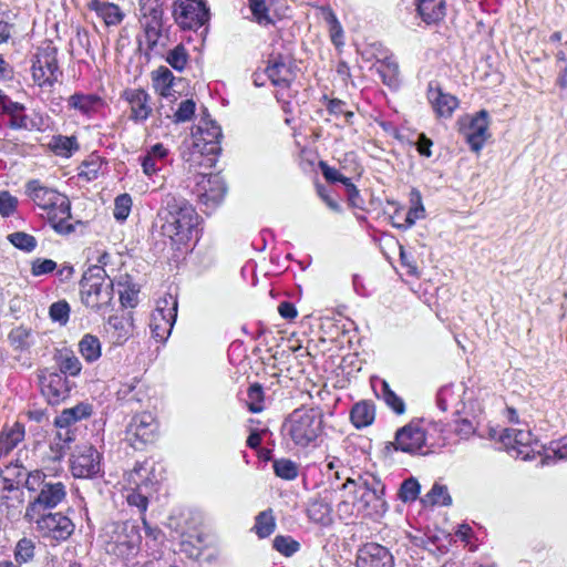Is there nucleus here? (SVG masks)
Wrapping results in <instances>:
<instances>
[{
	"label": "nucleus",
	"mask_w": 567,
	"mask_h": 567,
	"mask_svg": "<svg viewBox=\"0 0 567 567\" xmlns=\"http://www.w3.org/2000/svg\"><path fill=\"white\" fill-rule=\"evenodd\" d=\"M162 234L176 246L177 250L187 248L197 237L199 216L194 206L183 197L166 193L158 212Z\"/></svg>",
	"instance_id": "f257e3e1"
},
{
	"label": "nucleus",
	"mask_w": 567,
	"mask_h": 567,
	"mask_svg": "<svg viewBox=\"0 0 567 567\" xmlns=\"http://www.w3.org/2000/svg\"><path fill=\"white\" fill-rule=\"evenodd\" d=\"M25 195L41 210L40 216L48 220L55 233L69 235L75 230L71 219V202L66 195L31 179L25 184Z\"/></svg>",
	"instance_id": "f03ea898"
},
{
	"label": "nucleus",
	"mask_w": 567,
	"mask_h": 567,
	"mask_svg": "<svg viewBox=\"0 0 567 567\" xmlns=\"http://www.w3.org/2000/svg\"><path fill=\"white\" fill-rule=\"evenodd\" d=\"M82 302L96 312H105L113 300L114 285L106 278L101 266H90L83 274L81 282Z\"/></svg>",
	"instance_id": "7ed1b4c3"
},
{
	"label": "nucleus",
	"mask_w": 567,
	"mask_h": 567,
	"mask_svg": "<svg viewBox=\"0 0 567 567\" xmlns=\"http://www.w3.org/2000/svg\"><path fill=\"white\" fill-rule=\"evenodd\" d=\"M442 433L443 425L440 422H430L424 427L421 422L412 421L396 431L395 449L411 454H427Z\"/></svg>",
	"instance_id": "20e7f679"
},
{
	"label": "nucleus",
	"mask_w": 567,
	"mask_h": 567,
	"mask_svg": "<svg viewBox=\"0 0 567 567\" xmlns=\"http://www.w3.org/2000/svg\"><path fill=\"white\" fill-rule=\"evenodd\" d=\"M322 414L317 409H296L284 423V431L296 446L307 447L322 433Z\"/></svg>",
	"instance_id": "39448f33"
},
{
	"label": "nucleus",
	"mask_w": 567,
	"mask_h": 567,
	"mask_svg": "<svg viewBox=\"0 0 567 567\" xmlns=\"http://www.w3.org/2000/svg\"><path fill=\"white\" fill-rule=\"evenodd\" d=\"M27 489L35 495L28 502L24 513L53 511L66 498L64 483L47 481V475L40 470H34L27 482Z\"/></svg>",
	"instance_id": "423d86ee"
},
{
	"label": "nucleus",
	"mask_w": 567,
	"mask_h": 567,
	"mask_svg": "<svg viewBox=\"0 0 567 567\" xmlns=\"http://www.w3.org/2000/svg\"><path fill=\"white\" fill-rule=\"evenodd\" d=\"M23 518L40 537L51 543L65 542L71 537L75 528L73 522L62 512L24 513Z\"/></svg>",
	"instance_id": "0eeeda50"
},
{
	"label": "nucleus",
	"mask_w": 567,
	"mask_h": 567,
	"mask_svg": "<svg viewBox=\"0 0 567 567\" xmlns=\"http://www.w3.org/2000/svg\"><path fill=\"white\" fill-rule=\"evenodd\" d=\"M349 486L364 488L360 502L369 515H380L386 512L388 504L384 499L385 486L375 475L365 473L357 481L348 477L341 485V488L346 489Z\"/></svg>",
	"instance_id": "6e6552de"
},
{
	"label": "nucleus",
	"mask_w": 567,
	"mask_h": 567,
	"mask_svg": "<svg viewBox=\"0 0 567 567\" xmlns=\"http://www.w3.org/2000/svg\"><path fill=\"white\" fill-rule=\"evenodd\" d=\"M172 14L176 24L183 30L197 31L210 19L206 0H175Z\"/></svg>",
	"instance_id": "1a4fd4ad"
},
{
	"label": "nucleus",
	"mask_w": 567,
	"mask_h": 567,
	"mask_svg": "<svg viewBox=\"0 0 567 567\" xmlns=\"http://www.w3.org/2000/svg\"><path fill=\"white\" fill-rule=\"evenodd\" d=\"M226 192V184L219 174H199L196 176L193 193L197 196L198 203L204 207L205 213L217 208L224 200Z\"/></svg>",
	"instance_id": "9d476101"
},
{
	"label": "nucleus",
	"mask_w": 567,
	"mask_h": 567,
	"mask_svg": "<svg viewBox=\"0 0 567 567\" xmlns=\"http://www.w3.org/2000/svg\"><path fill=\"white\" fill-rule=\"evenodd\" d=\"M38 380L41 394L50 405H58L64 402L71 394L74 383L63 373L50 368L39 370Z\"/></svg>",
	"instance_id": "9b49d317"
},
{
	"label": "nucleus",
	"mask_w": 567,
	"mask_h": 567,
	"mask_svg": "<svg viewBox=\"0 0 567 567\" xmlns=\"http://www.w3.org/2000/svg\"><path fill=\"white\" fill-rule=\"evenodd\" d=\"M70 470L76 478H93L102 474V454L93 445L78 446L70 458Z\"/></svg>",
	"instance_id": "f8f14e48"
},
{
	"label": "nucleus",
	"mask_w": 567,
	"mask_h": 567,
	"mask_svg": "<svg viewBox=\"0 0 567 567\" xmlns=\"http://www.w3.org/2000/svg\"><path fill=\"white\" fill-rule=\"evenodd\" d=\"M113 533L115 536L107 545L109 553L123 559H130L138 553L142 537L136 526L127 523L116 524Z\"/></svg>",
	"instance_id": "ddd939ff"
},
{
	"label": "nucleus",
	"mask_w": 567,
	"mask_h": 567,
	"mask_svg": "<svg viewBox=\"0 0 567 567\" xmlns=\"http://www.w3.org/2000/svg\"><path fill=\"white\" fill-rule=\"evenodd\" d=\"M58 50L48 44L41 48L32 64V78L39 86H52L62 74L56 59Z\"/></svg>",
	"instance_id": "4468645a"
},
{
	"label": "nucleus",
	"mask_w": 567,
	"mask_h": 567,
	"mask_svg": "<svg viewBox=\"0 0 567 567\" xmlns=\"http://www.w3.org/2000/svg\"><path fill=\"white\" fill-rule=\"evenodd\" d=\"M157 433V424L148 412L135 414L126 426L125 440L135 450H143L153 443Z\"/></svg>",
	"instance_id": "2eb2a0df"
},
{
	"label": "nucleus",
	"mask_w": 567,
	"mask_h": 567,
	"mask_svg": "<svg viewBox=\"0 0 567 567\" xmlns=\"http://www.w3.org/2000/svg\"><path fill=\"white\" fill-rule=\"evenodd\" d=\"M499 441L508 452L524 461L532 460L535 453H539L536 451L537 442L532 432L526 429H504Z\"/></svg>",
	"instance_id": "dca6fc26"
},
{
	"label": "nucleus",
	"mask_w": 567,
	"mask_h": 567,
	"mask_svg": "<svg viewBox=\"0 0 567 567\" xmlns=\"http://www.w3.org/2000/svg\"><path fill=\"white\" fill-rule=\"evenodd\" d=\"M488 125V113L485 110L460 120V132L473 152L478 153L491 136Z\"/></svg>",
	"instance_id": "f3484780"
},
{
	"label": "nucleus",
	"mask_w": 567,
	"mask_h": 567,
	"mask_svg": "<svg viewBox=\"0 0 567 567\" xmlns=\"http://www.w3.org/2000/svg\"><path fill=\"white\" fill-rule=\"evenodd\" d=\"M140 24L143 34L138 37L140 49L145 45V55H150L151 52L155 51L156 48L165 45L164 39V20L163 18L155 17H140Z\"/></svg>",
	"instance_id": "a211bd4d"
},
{
	"label": "nucleus",
	"mask_w": 567,
	"mask_h": 567,
	"mask_svg": "<svg viewBox=\"0 0 567 567\" xmlns=\"http://www.w3.org/2000/svg\"><path fill=\"white\" fill-rule=\"evenodd\" d=\"M122 97L130 105V120L145 122L153 112L151 95L143 89H126Z\"/></svg>",
	"instance_id": "6ab92c4d"
},
{
	"label": "nucleus",
	"mask_w": 567,
	"mask_h": 567,
	"mask_svg": "<svg viewBox=\"0 0 567 567\" xmlns=\"http://www.w3.org/2000/svg\"><path fill=\"white\" fill-rule=\"evenodd\" d=\"M357 567H393V557L384 546L368 543L359 549Z\"/></svg>",
	"instance_id": "aec40b11"
},
{
	"label": "nucleus",
	"mask_w": 567,
	"mask_h": 567,
	"mask_svg": "<svg viewBox=\"0 0 567 567\" xmlns=\"http://www.w3.org/2000/svg\"><path fill=\"white\" fill-rule=\"evenodd\" d=\"M199 137L195 143L199 147V152L206 155L217 156L221 152L220 138L223 137L221 128L214 121H203L198 126Z\"/></svg>",
	"instance_id": "412c9836"
},
{
	"label": "nucleus",
	"mask_w": 567,
	"mask_h": 567,
	"mask_svg": "<svg viewBox=\"0 0 567 567\" xmlns=\"http://www.w3.org/2000/svg\"><path fill=\"white\" fill-rule=\"evenodd\" d=\"M268 79L275 86L287 89L295 80L292 65L282 55H271L265 70Z\"/></svg>",
	"instance_id": "4be33fe9"
},
{
	"label": "nucleus",
	"mask_w": 567,
	"mask_h": 567,
	"mask_svg": "<svg viewBox=\"0 0 567 567\" xmlns=\"http://www.w3.org/2000/svg\"><path fill=\"white\" fill-rule=\"evenodd\" d=\"M427 100L439 117H451L458 106L456 96L444 93L440 86H433L432 83L427 87Z\"/></svg>",
	"instance_id": "5701e85b"
},
{
	"label": "nucleus",
	"mask_w": 567,
	"mask_h": 567,
	"mask_svg": "<svg viewBox=\"0 0 567 567\" xmlns=\"http://www.w3.org/2000/svg\"><path fill=\"white\" fill-rule=\"evenodd\" d=\"M169 150L162 143H156L146 150L140 157L143 173L153 176L162 171L168 163Z\"/></svg>",
	"instance_id": "b1692460"
},
{
	"label": "nucleus",
	"mask_w": 567,
	"mask_h": 567,
	"mask_svg": "<svg viewBox=\"0 0 567 567\" xmlns=\"http://www.w3.org/2000/svg\"><path fill=\"white\" fill-rule=\"evenodd\" d=\"M1 111L10 116L9 126L13 130H40V124H37L24 114L25 106L19 102L10 99L2 106Z\"/></svg>",
	"instance_id": "393cba45"
},
{
	"label": "nucleus",
	"mask_w": 567,
	"mask_h": 567,
	"mask_svg": "<svg viewBox=\"0 0 567 567\" xmlns=\"http://www.w3.org/2000/svg\"><path fill=\"white\" fill-rule=\"evenodd\" d=\"M33 474L34 471H29L18 461L7 465L0 472V476L4 483L3 488L7 491H13L21 484L27 488V482Z\"/></svg>",
	"instance_id": "a878e982"
},
{
	"label": "nucleus",
	"mask_w": 567,
	"mask_h": 567,
	"mask_svg": "<svg viewBox=\"0 0 567 567\" xmlns=\"http://www.w3.org/2000/svg\"><path fill=\"white\" fill-rule=\"evenodd\" d=\"M247 9L249 14L245 16L246 19L262 28L275 25V14L271 11L268 0H247Z\"/></svg>",
	"instance_id": "bb28decb"
},
{
	"label": "nucleus",
	"mask_w": 567,
	"mask_h": 567,
	"mask_svg": "<svg viewBox=\"0 0 567 567\" xmlns=\"http://www.w3.org/2000/svg\"><path fill=\"white\" fill-rule=\"evenodd\" d=\"M103 105L102 99L96 94L74 93L68 99V107L80 114L91 117Z\"/></svg>",
	"instance_id": "cd10ccee"
},
{
	"label": "nucleus",
	"mask_w": 567,
	"mask_h": 567,
	"mask_svg": "<svg viewBox=\"0 0 567 567\" xmlns=\"http://www.w3.org/2000/svg\"><path fill=\"white\" fill-rule=\"evenodd\" d=\"M93 408L89 403L81 402L73 408L64 409L54 420L56 427L70 426L92 415Z\"/></svg>",
	"instance_id": "c85d7f7f"
},
{
	"label": "nucleus",
	"mask_w": 567,
	"mask_h": 567,
	"mask_svg": "<svg viewBox=\"0 0 567 567\" xmlns=\"http://www.w3.org/2000/svg\"><path fill=\"white\" fill-rule=\"evenodd\" d=\"M175 76L166 66H159L152 72V85L162 97H173L175 90Z\"/></svg>",
	"instance_id": "c756f323"
},
{
	"label": "nucleus",
	"mask_w": 567,
	"mask_h": 567,
	"mask_svg": "<svg viewBox=\"0 0 567 567\" xmlns=\"http://www.w3.org/2000/svg\"><path fill=\"white\" fill-rule=\"evenodd\" d=\"M416 10L426 24L437 23L445 17V0H417Z\"/></svg>",
	"instance_id": "7c9ffc66"
},
{
	"label": "nucleus",
	"mask_w": 567,
	"mask_h": 567,
	"mask_svg": "<svg viewBox=\"0 0 567 567\" xmlns=\"http://www.w3.org/2000/svg\"><path fill=\"white\" fill-rule=\"evenodd\" d=\"M24 435V425L20 422H16L10 427L4 426L0 432V458L17 447L23 441Z\"/></svg>",
	"instance_id": "2f4dec72"
},
{
	"label": "nucleus",
	"mask_w": 567,
	"mask_h": 567,
	"mask_svg": "<svg viewBox=\"0 0 567 567\" xmlns=\"http://www.w3.org/2000/svg\"><path fill=\"white\" fill-rule=\"evenodd\" d=\"M89 9L94 11L101 19H103L106 25H116L121 23L124 18L118 6L100 1V0H91L87 4Z\"/></svg>",
	"instance_id": "473e14b6"
},
{
	"label": "nucleus",
	"mask_w": 567,
	"mask_h": 567,
	"mask_svg": "<svg viewBox=\"0 0 567 567\" xmlns=\"http://www.w3.org/2000/svg\"><path fill=\"white\" fill-rule=\"evenodd\" d=\"M375 406L371 401H360L350 411V420L355 429H363L373 423Z\"/></svg>",
	"instance_id": "72a5a7b5"
},
{
	"label": "nucleus",
	"mask_w": 567,
	"mask_h": 567,
	"mask_svg": "<svg viewBox=\"0 0 567 567\" xmlns=\"http://www.w3.org/2000/svg\"><path fill=\"white\" fill-rule=\"evenodd\" d=\"M106 332L111 334L113 343L123 344L132 333V322L124 316H111L107 320Z\"/></svg>",
	"instance_id": "f704fd0d"
},
{
	"label": "nucleus",
	"mask_w": 567,
	"mask_h": 567,
	"mask_svg": "<svg viewBox=\"0 0 567 567\" xmlns=\"http://www.w3.org/2000/svg\"><path fill=\"white\" fill-rule=\"evenodd\" d=\"M331 513L330 504L322 498L311 499L307 507L308 518L322 526H329L332 523Z\"/></svg>",
	"instance_id": "c9c22d12"
},
{
	"label": "nucleus",
	"mask_w": 567,
	"mask_h": 567,
	"mask_svg": "<svg viewBox=\"0 0 567 567\" xmlns=\"http://www.w3.org/2000/svg\"><path fill=\"white\" fill-rule=\"evenodd\" d=\"M375 68L385 85L390 87L399 85V64L392 56L378 60Z\"/></svg>",
	"instance_id": "e433bc0d"
},
{
	"label": "nucleus",
	"mask_w": 567,
	"mask_h": 567,
	"mask_svg": "<svg viewBox=\"0 0 567 567\" xmlns=\"http://www.w3.org/2000/svg\"><path fill=\"white\" fill-rule=\"evenodd\" d=\"M128 487L153 489V481L150 478L147 463L137 462L133 470L126 474Z\"/></svg>",
	"instance_id": "4c0bfd02"
},
{
	"label": "nucleus",
	"mask_w": 567,
	"mask_h": 567,
	"mask_svg": "<svg viewBox=\"0 0 567 567\" xmlns=\"http://www.w3.org/2000/svg\"><path fill=\"white\" fill-rule=\"evenodd\" d=\"M410 196L411 207L406 213L404 223L395 225L398 228H411L417 219H423L425 217V208L422 203L421 193L417 189H412Z\"/></svg>",
	"instance_id": "58836bf2"
},
{
	"label": "nucleus",
	"mask_w": 567,
	"mask_h": 567,
	"mask_svg": "<svg viewBox=\"0 0 567 567\" xmlns=\"http://www.w3.org/2000/svg\"><path fill=\"white\" fill-rule=\"evenodd\" d=\"M55 362L59 367L58 373H63V375L68 377H76L80 374L82 370V364L78 357H75L70 351H59L54 355Z\"/></svg>",
	"instance_id": "ea45409f"
},
{
	"label": "nucleus",
	"mask_w": 567,
	"mask_h": 567,
	"mask_svg": "<svg viewBox=\"0 0 567 567\" xmlns=\"http://www.w3.org/2000/svg\"><path fill=\"white\" fill-rule=\"evenodd\" d=\"M178 301L177 298L171 293L165 295L157 302L155 312L152 315L154 319H166L168 321H176Z\"/></svg>",
	"instance_id": "a19ab883"
},
{
	"label": "nucleus",
	"mask_w": 567,
	"mask_h": 567,
	"mask_svg": "<svg viewBox=\"0 0 567 567\" xmlns=\"http://www.w3.org/2000/svg\"><path fill=\"white\" fill-rule=\"evenodd\" d=\"M52 152L62 157H70L73 152L79 150V143L75 136L55 135L50 142Z\"/></svg>",
	"instance_id": "79ce46f5"
},
{
	"label": "nucleus",
	"mask_w": 567,
	"mask_h": 567,
	"mask_svg": "<svg viewBox=\"0 0 567 567\" xmlns=\"http://www.w3.org/2000/svg\"><path fill=\"white\" fill-rule=\"evenodd\" d=\"M79 351L86 362H95L101 357V342L93 334H85L79 342Z\"/></svg>",
	"instance_id": "37998d69"
},
{
	"label": "nucleus",
	"mask_w": 567,
	"mask_h": 567,
	"mask_svg": "<svg viewBox=\"0 0 567 567\" xmlns=\"http://www.w3.org/2000/svg\"><path fill=\"white\" fill-rule=\"evenodd\" d=\"M436 404L443 412L450 408H455L456 412H458V405L461 404L460 393L455 391L453 385H444L436 394Z\"/></svg>",
	"instance_id": "c03bdc74"
},
{
	"label": "nucleus",
	"mask_w": 567,
	"mask_h": 567,
	"mask_svg": "<svg viewBox=\"0 0 567 567\" xmlns=\"http://www.w3.org/2000/svg\"><path fill=\"white\" fill-rule=\"evenodd\" d=\"M380 395L384 403L396 414H403L405 412V403L402 398L396 395L390 388L385 380L380 381Z\"/></svg>",
	"instance_id": "a18cd8bd"
},
{
	"label": "nucleus",
	"mask_w": 567,
	"mask_h": 567,
	"mask_svg": "<svg viewBox=\"0 0 567 567\" xmlns=\"http://www.w3.org/2000/svg\"><path fill=\"white\" fill-rule=\"evenodd\" d=\"M567 460V435L550 442L549 446L545 450V455L542 458V464H550L555 461Z\"/></svg>",
	"instance_id": "49530a36"
},
{
	"label": "nucleus",
	"mask_w": 567,
	"mask_h": 567,
	"mask_svg": "<svg viewBox=\"0 0 567 567\" xmlns=\"http://www.w3.org/2000/svg\"><path fill=\"white\" fill-rule=\"evenodd\" d=\"M275 527H276V522H275V517L272 515L271 509L260 512L256 516L254 529L256 530V534L260 538H266V537L270 536L274 533Z\"/></svg>",
	"instance_id": "de8ad7c7"
},
{
	"label": "nucleus",
	"mask_w": 567,
	"mask_h": 567,
	"mask_svg": "<svg viewBox=\"0 0 567 567\" xmlns=\"http://www.w3.org/2000/svg\"><path fill=\"white\" fill-rule=\"evenodd\" d=\"M275 474L286 481L295 480L299 474V468L296 462L289 458L275 460L272 463Z\"/></svg>",
	"instance_id": "09e8293b"
},
{
	"label": "nucleus",
	"mask_w": 567,
	"mask_h": 567,
	"mask_svg": "<svg viewBox=\"0 0 567 567\" xmlns=\"http://www.w3.org/2000/svg\"><path fill=\"white\" fill-rule=\"evenodd\" d=\"M138 382L136 378H133L131 381L122 383L116 392L117 399L126 403L141 402L142 391L136 390Z\"/></svg>",
	"instance_id": "8fccbe9b"
},
{
	"label": "nucleus",
	"mask_w": 567,
	"mask_h": 567,
	"mask_svg": "<svg viewBox=\"0 0 567 567\" xmlns=\"http://www.w3.org/2000/svg\"><path fill=\"white\" fill-rule=\"evenodd\" d=\"M35 543L28 537L19 539L14 547V559L19 564H27L34 558Z\"/></svg>",
	"instance_id": "3c124183"
},
{
	"label": "nucleus",
	"mask_w": 567,
	"mask_h": 567,
	"mask_svg": "<svg viewBox=\"0 0 567 567\" xmlns=\"http://www.w3.org/2000/svg\"><path fill=\"white\" fill-rule=\"evenodd\" d=\"M425 504L431 505H451L452 498L449 494L447 487L440 484H434L431 491L425 495L423 499Z\"/></svg>",
	"instance_id": "603ef678"
},
{
	"label": "nucleus",
	"mask_w": 567,
	"mask_h": 567,
	"mask_svg": "<svg viewBox=\"0 0 567 567\" xmlns=\"http://www.w3.org/2000/svg\"><path fill=\"white\" fill-rule=\"evenodd\" d=\"M188 52L183 44H177L166 54V62L176 71H183L188 62Z\"/></svg>",
	"instance_id": "864d4df0"
},
{
	"label": "nucleus",
	"mask_w": 567,
	"mask_h": 567,
	"mask_svg": "<svg viewBox=\"0 0 567 567\" xmlns=\"http://www.w3.org/2000/svg\"><path fill=\"white\" fill-rule=\"evenodd\" d=\"M272 547L281 555L290 557L300 549V544L291 536L277 535L272 540Z\"/></svg>",
	"instance_id": "5fc2aeb1"
},
{
	"label": "nucleus",
	"mask_w": 567,
	"mask_h": 567,
	"mask_svg": "<svg viewBox=\"0 0 567 567\" xmlns=\"http://www.w3.org/2000/svg\"><path fill=\"white\" fill-rule=\"evenodd\" d=\"M8 239L14 247L27 252H31L37 247L35 237L23 231L12 233L8 236Z\"/></svg>",
	"instance_id": "6e6d98bb"
},
{
	"label": "nucleus",
	"mask_w": 567,
	"mask_h": 567,
	"mask_svg": "<svg viewBox=\"0 0 567 567\" xmlns=\"http://www.w3.org/2000/svg\"><path fill=\"white\" fill-rule=\"evenodd\" d=\"M131 492L126 496L128 505L135 506L140 512L144 513L148 506V495L153 489L130 487Z\"/></svg>",
	"instance_id": "4d7b16f0"
},
{
	"label": "nucleus",
	"mask_w": 567,
	"mask_h": 567,
	"mask_svg": "<svg viewBox=\"0 0 567 567\" xmlns=\"http://www.w3.org/2000/svg\"><path fill=\"white\" fill-rule=\"evenodd\" d=\"M247 406L252 413H259L264 410V391L260 384L255 383L247 391Z\"/></svg>",
	"instance_id": "13d9d810"
},
{
	"label": "nucleus",
	"mask_w": 567,
	"mask_h": 567,
	"mask_svg": "<svg viewBox=\"0 0 567 567\" xmlns=\"http://www.w3.org/2000/svg\"><path fill=\"white\" fill-rule=\"evenodd\" d=\"M132 208V197L128 194L118 195L114 200V218L124 221L130 215Z\"/></svg>",
	"instance_id": "bf43d9fd"
},
{
	"label": "nucleus",
	"mask_w": 567,
	"mask_h": 567,
	"mask_svg": "<svg viewBox=\"0 0 567 567\" xmlns=\"http://www.w3.org/2000/svg\"><path fill=\"white\" fill-rule=\"evenodd\" d=\"M140 2V17H155L163 18L164 16V0H138Z\"/></svg>",
	"instance_id": "052dcab7"
},
{
	"label": "nucleus",
	"mask_w": 567,
	"mask_h": 567,
	"mask_svg": "<svg viewBox=\"0 0 567 567\" xmlns=\"http://www.w3.org/2000/svg\"><path fill=\"white\" fill-rule=\"evenodd\" d=\"M175 321H168L166 319H154L152 316L151 329L153 337L157 341H164L171 334Z\"/></svg>",
	"instance_id": "680f3d73"
},
{
	"label": "nucleus",
	"mask_w": 567,
	"mask_h": 567,
	"mask_svg": "<svg viewBox=\"0 0 567 567\" xmlns=\"http://www.w3.org/2000/svg\"><path fill=\"white\" fill-rule=\"evenodd\" d=\"M120 301L123 307L133 308L137 303V290L128 285L127 280L125 282H117Z\"/></svg>",
	"instance_id": "e2e57ef3"
},
{
	"label": "nucleus",
	"mask_w": 567,
	"mask_h": 567,
	"mask_svg": "<svg viewBox=\"0 0 567 567\" xmlns=\"http://www.w3.org/2000/svg\"><path fill=\"white\" fill-rule=\"evenodd\" d=\"M419 493L420 484L415 478L411 477L402 483L399 496L404 503H406L416 499Z\"/></svg>",
	"instance_id": "0e129e2a"
},
{
	"label": "nucleus",
	"mask_w": 567,
	"mask_h": 567,
	"mask_svg": "<svg viewBox=\"0 0 567 567\" xmlns=\"http://www.w3.org/2000/svg\"><path fill=\"white\" fill-rule=\"evenodd\" d=\"M49 313L53 321L65 324L69 321L70 306L65 300L56 301L50 306Z\"/></svg>",
	"instance_id": "69168bd1"
},
{
	"label": "nucleus",
	"mask_w": 567,
	"mask_h": 567,
	"mask_svg": "<svg viewBox=\"0 0 567 567\" xmlns=\"http://www.w3.org/2000/svg\"><path fill=\"white\" fill-rule=\"evenodd\" d=\"M196 104L192 99L184 100L179 103L178 109L174 113L173 120L175 123H183L189 121L195 113Z\"/></svg>",
	"instance_id": "338daca9"
},
{
	"label": "nucleus",
	"mask_w": 567,
	"mask_h": 567,
	"mask_svg": "<svg viewBox=\"0 0 567 567\" xmlns=\"http://www.w3.org/2000/svg\"><path fill=\"white\" fill-rule=\"evenodd\" d=\"M30 336L31 331L29 329L18 327L10 332L9 339L16 349L23 350L30 346Z\"/></svg>",
	"instance_id": "774afa93"
}]
</instances>
